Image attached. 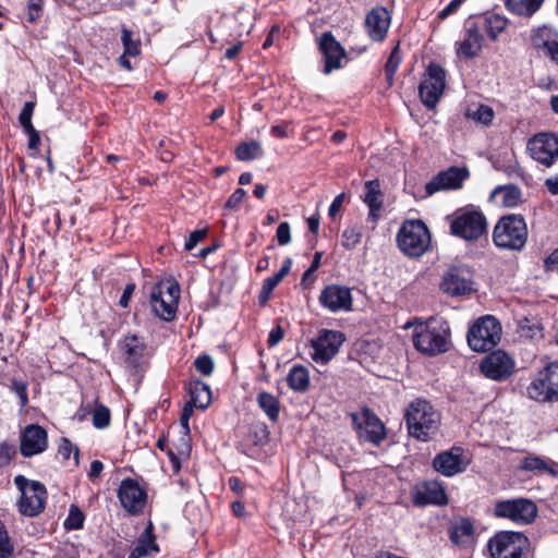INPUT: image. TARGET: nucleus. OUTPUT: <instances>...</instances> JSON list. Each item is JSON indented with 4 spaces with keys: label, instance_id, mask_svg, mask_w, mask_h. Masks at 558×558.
Wrapping results in <instances>:
<instances>
[{
    "label": "nucleus",
    "instance_id": "obj_1",
    "mask_svg": "<svg viewBox=\"0 0 558 558\" xmlns=\"http://www.w3.org/2000/svg\"><path fill=\"white\" fill-rule=\"evenodd\" d=\"M413 327L412 341L417 351L425 355H437L450 348V329L446 322H408L404 328Z\"/></svg>",
    "mask_w": 558,
    "mask_h": 558
},
{
    "label": "nucleus",
    "instance_id": "obj_2",
    "mask_svg": "<svg viewBox=\"0 0 558 558\" xmlns=\"http://www.w3.org/2000/svg\"><path fill=\"white\" fill-rule=\"evenodd\" d=\"M404 417L409 435L418 440H429L439 429L440 414L425 399L413 400L405 409Z\"/></svg>",
    "mask_w": 558,
    "mask_h": 558
},
{
    "label": "nucleus",
    "instance_id": "obj_3",
    "mask_svg": "<svg viewBox=\"0 0 558 558\" xmlns=\"http://www.w3.org/2000/svg\"><path fill=\"white\" fill-rule=\"evenodd\" d=\"M527 240V227L520 215L501 217L493 231V241L500 248L520 251Z\"/></svg>",
    "mask_w": 558,
    "mask_h": 558
},
{
    "label": "nucleus",
    "instance_id": "obj_4",
    "mask_svg": "<svg viewBox=\"0 0 558 558\" xmlns=\"http://www.w3.org/2000/svg\"><path fill=\"white\" fill-rule=\"evenodd\" d=\"M180 299L179 284L173 280L157 282L150 291V307L156 316L170 322L174 318Z\"/></svg>",
    "mask_w": 558,
    "mask_h": 558
},
{
    "label": "nucleus",
    "instance_id": "obj_5",
    "mask_svg": "<svg viewBox=\"0 0 558 558\" xmlns=\"http://www.w3.org/2000/svg\"><path fill=\"white\" fill-rule=\"evenodd\" d=\"M397 240L400 250L412 257L423 255L430 245L429 231L421 220L404 222L399 230Z\"/></svg>",
    "mask_w": 558,
    "mask_h": 558
},
{
    "label": "nucleus",
    "instance_id": "obj_6",
    "mask_svg": "<svg viewBox=\"0 0 558 558\" xmlns=\"http://www.w3.org/2000/svg\"><path fill=\"white\" fill-rule=\"evenodd\" d=\"M501 336V326L493 316L480 318L469 330L468 343L473 351L482 352L493 349Z\"/></svg>",
    "mask_w": 558,
    "mask_h": 558
},
{
    "label": "nucleus",
    "instance_id": "obj_7",
    "mask_svg": "<svg viewBox=\"0 0 558 558\" xmlns=\"http://www.w3.org/2000/svg\"><path fill=\"white\" fill-rule=\"evenodd\" d=\"M14 483L21 492L20 511L29 517L39 514L44 510L47 499L45 486L39 482L28 481L23 475L15 476Z\"/></svg>",
    "mask_w": 558,
    "mask_h": 558
},
{
    "label": "nucleus",
    "instance_id": "obj_8",
    "mask_svg": "<svg viewBox=\"0 0 558 558\" xmlns=\"http://www.w3.org/2000/svg\"><path fill=\"white\" fill-rule=\"evenodd\" d=\"M450 230L465 241H475L486 234L487 221L481 211L458 210L450 222Z\"/></svg>",
    "mask_w": 558,
    "mask_h": 558
},
{
    "label": "nucleus",
    "instance_id": "obj_9",
    "mask_svg": "<svg viewBox=\"0 0 558 558\" xmlns=\"http://www.w3.org/2000/svg\"><path fill=\"white\" fill-rule=\"evenodd\" d=\"M527 396L536 401L558 400V361L549 363L529 385Z\"/></svg>",
    "mask_w": 558,
    "mask_h": 558
},
{
    "label": "nucleus",
    "instance_id": "obj_10",
    "mask_svg": "<svg viewBox=\"0 0 558 558\" xmlns=\"http://www.w3.org/2000/svg\"><path fill=\"white\" fill-rule=\"evenodd\" d=\"M527 538L520 532L501 531L488 542L492 558H522Z\"/></svg>",
    "mask_w": 558,
    "mask_h": 558
},
{
    "label": "nucleus",
    "instance_id": "obj_11",
    "mask_svg": "<svg viewBox=\"0 0 558 558\" xmlns=\"http://www.w3.org/2000/svg\"><path fill=\"white\" fill-rule=\"evenodd\" d=\"M495 514L518 524H527L536 517L537 507L532 500L524 498L504 500L496 504Z\"/></svg>",
    "mask_w": 558,
    "mask_h": 558
},
{
    "label": "nucleus",
    "instance_id": "obj_12",
    "mask_svg": "<svg viewBox=\"0 0 558 558\" xmlns=\"http://www.w3.org/2000/svg\"><path fill=\"white\" fill-rule=\"evenodd\" d=\"M343 341L344 336L340 331L320 330L317 338L311 340L312 360L322 365L327 364L338 353Z\"/></svg>",
    "mask_w": 558,
    "mask_h": 558
},
{
    "label": "nucleus",
    "instance_id": "obj_13",
    "mask_svg": "<svg viewBox=\"0 0 558 558\" xmlns=\"http://www.w3.org/2000/svg\"><path fill=\"white\" fill-rule=\"evenodd\" d=\"M354 428L361 438L372 444L378 445L386 436L383 422L368 409H362L351 414Z\"/></svg>",
    "mask_w": 558,
    "mask_h": 558
},
{
    "label": "nucleus",
    "instance_id": "obj_14",
    "mask_svg": "<svg viewBox=\"0 0 558 558\" xmlns=\"http://www.w3.org/2000/svg\"><path fill=\"white\" fill-rule=\"evenodd\" d=\"M531 157L537 162L550 167L558 159V136L553 133H541L527 143Z\"/></svg>",
    "mask_w": 558,
    "mask_h": 558
},
{
    "label": "nucleus",
    "instance_id": "obj_15",
    "mask_svg": "<svg viewBox=\"0 0 558 558\" xmlns=\"http://www.w3.org/2000/svg\"><path fill=\"white\" fill-rule=\"evenodd\" d=\"M319 46L325 58V70H337L342 66V60L349 61L353 58L352 54L357 56L365 51V48L345 51L330 32L322 35Z\"/></svg>",
    "mask_w": 558,
    "mask_h": 558
},
{
    "label": "nucleus",
    "instance_id": "obj_16",
    "mask_svg": "<svg viewBox=\"0 0 558 558\" xmlns=\"http://www.w3.org/2000/svg\"><path fill=\"white\" fill-rule=\"evenodd\" d=\"M482 373L489 379L504 380L512 375L514 371V361L506 352L494 351L481 362Z\"/></svg>",
    "mask_w": 558,
    "mask_h": 558
},
{
    "label": "nucleus",
    "instance_id": "obj_17",
    "mask_svg": "<svg viewBox=\"0 0 558 558\" xmlns=\"http://www.w3.org/2000/svg\"><path fill=\"white\" fill-rule=\"evenodd\" d=\"M118 497L129 513L138 514L145 507L147 495L136 481L126 478L120 484Z\"/></svg>",
    "mask_w": 558,
    "mask_h": 558
},
{
    "label": "nucleus",
    "instance_id": "obj_18",
    "mask_svg": "<svg viewBox=\"0 0 558 558\" xmlns=\"http://www.w3.org/2000/svg\"><path fill=\"white\" fill-rule=\"evenodd\" d=\"M469 464L461 447H452L447 451L438 453L433 461L437 472L445 476H453L463 472Z\"/></svg>",
    "mask_w": 558,
    "mask_h": 558
},
{
    "label": "nucleus",
    "instance_id": "obj_19",
    "mask_svg": "<svg viewBox=\"0 0 558 558\" xmlns=\"http://www.w3.org/2000/svg\"><path fill=\"white\" fill-rule=\"evenodd\" d=\"M391 16L389 11L381 5L375 7L366 13L364 27L368 37L376 43L386 39L390 27Z\"/></svg>",
    "mask_w": 558,
    "mask_h": 558
},
{
    "label": "nucleus",
    "instance_id": "obj_20",
    "mask_svg": "<svg viewBox=\"0 0 558 558\" xmlns=\"http://www.w3.org/2000/svg\"><path fill=\"white\" fill-rule=\"evenodd\" d=\"M446 72H427L418 86V94L422 102L434 109L442 96L446 87Z\"/></svg>",
    "mask_w": 558,
    "mask_h": 558
},
{
    "label": "nucleus",
    "instance_id": "obj_21",
    "mask_svg": "<svg viewBox=\"0 0 558 558\" xmlns=\"http://www.w3.org/2000/svg\"><path fill=\"white\" fill-rule=\"evenodd\" d=\"M319 302L333 313L350 311L352 307L351 290L344 286L329 284L320 292Z\"/></svg>",
    "mask_w": 558,
    "mask_h": 558
},
{
    "label": "nucleus",
    "instance_id": "obj_22",
    "mask_svg": "<svg viewBox=\"0 0 558 558\" xmlns=\"http://www.w3.org/2000/svg\"><path fill=\"white\" fill-rule=\"evenodd\" d=\"M469 177L465 168L450 167L439 172L425 185L426 193L432 195L442 190H457L462 186L463 181Z\"/></svg>",
    "mask_w": 558,
    "mask_h": 558
},
{
    "label": "nucleus",
    "instance_id": "obj_23",
    "mask_svg": "<svg viewBox=\"0 0 558 558\" xmlns=\"http://www.w3.org/2000/svg\"><path fill=\"white\" fill-rule=\"evenodd\" d=\"M441 289L452 296L471 293L474 290L471 271L464 268L449 269L442 278Z\"/></svg>",
    "mask_w": 558,
    "mask_h": 558
},
{
    "label": "nucleus",
    "instance_id": "obj_24",
    "mask_svg": "<svg viewBox=\"0 0 558 558\" xmlns=\"http://www.w3.org/2000/svg\"><path fill=\"white\" fill-rule=\"evenodd\" d=\"M47 444V432L41 426L32 424L22 432L20 451L24 457H32L45 451Z\"/></svg>",
    "mask_w": 558,
    "mask_h": 558
},
{
    "label": "nucleus",
    "instance_id": "obj_25",
    "mask_svg": "<svg viewBox=\"0 0 558 558\" xmlns=\"http://www.w3.org/2000/svg\"><path fill=\"white\" fill-rule=\"evenodd\" d=\"M484 36L478 32V27L468 20L463 39L457 44V54L459 58L471 59L476 57L483 46Z\"/></svg>",
    "mask_w": 558,
    "mask_h": 558
},
{
    "label": "nucleus",
    "instance_id": "obj_26",
    "mask_svg": "<svg viewBox=\"0 0 558 558\" xmlns=\"http://www.w3.org/2000/svg\"><path fill=\"white\" fill-rule=\"evenodd\" d=\"M470 21L474 26L478 27L481 34L485 32L490 40H496L506 29L509 22L506 16L492 12H486L476 19H470Z\"/></svg>",
    "mask_w": 558,
    "mask_h": 558
},
{
    "label": "nucleus",
    "instance_id": "obj_27",
    "mask_svg": "<svg viewBox=\"0 0 558 558\" xmlns=\"http://www.w3.org/2000/svg\"><path fill=\"white\" fill-rule=\"evenodd\" d=\"M532 46L544 53L558 43V31L549 25H543L531 34Z\"/></svg>",
    "mask_w": 558,
    "mask_h": 558
},
{
    "label": "nucleus",
    "instance_id": "obj_28",
    "mask_svg": "<svg viewBox=\"0 0 558 558\" xmlns=\"http://www.w3.org/2000/svg\"><path fill=\"white\" fill-rule=\"evenodd\" d=\"M448 533L453 544L462 546L471 541L474 534V526L470 520L461 518L450 524Z\"/></svg>",
    "mask_w": 558,
    "mask_h": 558
},
{
    "label": "nucleus",
    "instance_id": "obj_29",
    "mask_svg": "<svg viewBox=\"0 0 558 558\" xmlns=\"http://www.w3.org/2000/svg\"><path fill=\"white\" fill-rule=\"evenodd\" d=\"M416 504H447V495L445 489L437 483H427L422 486L415 497Z\"/></svg>",
    "mask_w": 558,
    "mask_h": 558
},
{
    "label": "nucleus",
    "instance_id": "obj_30",
    "mask_svg": "<svg viewBox=\"0 0 558 558\" xmlns=\"http://www.w3.org/2000/svg\"><path fill=\"white\" fill-rule=\"evenodd\" d=\"M504 3L510 13L531 17L541 9L544 0H504Z\"/></svg>",
    "mask_w": 558,
    "mask_h": 558
},
{
    "label": "nucleus",
    "instance_id": "obj_31",
    "mask_svg": "<svg viewBox=\"0 0 558 558\" xmlns=\"http://www.w3.org/2000/svg\"><path fill=\"white\" fill-rule=\"evenodd\" d=\"M492 197L495 199L496 203L505 207H514L521 201V191L518 186L512 184L497 186L493 191Z\"/></svg>",
    "mask_w": 558,
    "mask_h": 558
},
{
    "label": "nucleus",
    "instance_id": "obj_32",
    "mask_svg": "<svg viewBox=\"0 0 558 558\" xmlns=\"http://www.w3.org/2000/svg\"><path fill=\"white\" fill-rule=\"evenodd\" d=\"M150 551L158 553L159 547L156 544L153 533V525L149 523L144 532L140 535L136 547L131 551L138 558L147 556Z\"/></svg>",
    "mask_w": 558,
    "mask_h": 558
},
{
    "label": "nucleus",
    "instance_id": "obj_33",
    "mask_svg": "<svg viewBox=\"0 0 558 558\" xmlns=\"http://www.w3.org/2000/svg\"><path fill=\"white\" fill-rule=\"evenodd\" d=\"M190 396L191 400L194 404H196V408L199 409H206L211 400V392L208 385L201 380H195L190 384Z\"/></svg>",
    "mask_w": 558,
    "mask_h": 558
},
{
    "label": "nucleus",
    "instance_id": "obj_34",
    "mask_svg": "<svg viewBox=\"0 0 558 558\" xmlns=\"http://www.w3.org/2000/svg\"><path fill=\"white\" fill-rule=\"evenodd\" d=\"M365 196L364 202L369 207V216L375 218L376 211L381 208L383 201H381V192L379 190V181L378 180H372L367 181L365 183Z\"/></svg>",
    "mask_w": 558,
    "mask_h": 558
},
{
    "label": "nucleus",
    "instance_id": "obj_35",
    "mask_svg": "<svg viewBox=\"0 0 558 558\" xmlns=\"http://www.w3.org/2000/svg\"><path fill=\"white\" fill-rule=\"evenodd\" d=\"M287 381L292 390L299 392L305 391L310 385L307 368L302 365H294L287 376Z\"/></svg>",
    "mask_w": 558,
    "mask_h": 558
},
{
    "label": "nucleus",
    "instance_id": "obj_36",
    "mask_svg": "<svg viewBox=\"0 0 558 558\" xmlns=\"http://www.w3.org/2000/svg\"><path fill=\"white\" fill-rule=\"evenodd\" d=\"M123 350L126 360L132 364H137L144 353L145 347L136 336H128L123 340Z\"/></svg>",
    "mask_w": 558,
    "mask_h": 558
},
{
    "label": "nucleus",
    "instance_id": "obj_37",
    "mask_svg": "<svg viewBox=\"0 0 558 558\" xmlns=\"http://www.w3.org/2000/svg\"><path fill=\"white\" fill-rule=\"evenodd\" d=\"M257 402L260 409L272 422H276L279 417L280 404L278 399L269 392H260L257 397Z\"/></svg>",
    "mask_w": 558,
    "mask_h": 558
},
{
    "label": "nucleus",
    "instance_id": "obj_38",
    "mask_svg": "<svg viewBox=\"0 0 558 558\" xmlns=\"http://www.w3.org/2000/svg\"><path fill=\"white\" fill-rule=\"evenodd\" d=\"M521 469L531 472L549 473L554 476L557 475L554 468L546 460L537 456L525 457L522 461Z\"/></svg>",
    "mask_w": 558,
    "mask_h": 558
},
{
    "label": "nucleus",
    "instance_id": "obj_39",
    "mask_svg": "<svg viewBox=\"0 0 558 558\" xmlns=\"http://www.w3.org/2000/svg\"><path fill=\"white\" fill-rule=\"evenodd\" d=\"M465 117L480 124L489 125L493 122L495 113L489 106L478 105L476 108L469 107Z\"/></svg>",
    "mask_w": 558,
    "mask_h": 558
},
{
    "label": "nucleus",
    "instance_id": "obj_40",
    "mask_svg": "<svg viewBox=\"0 0 558 558\" xmlns=\"http://www.w3.org/2000/svg\"><path fill=\"white\" fill-rule=\"evenodd\" d=\"M235 155L239 160L248 161L260 157L263 155V149L258 142L252 141L248 143H241L235 149Z\"/></svg>",
    "mask_w": 558,
    "mask_h": 558
},
{
    "label": "nucleus",
    "instance_id": "obj_41",
    "mask_svg": "<svg viewBox=\"0 0 558 558\" xmlns=\"http://www.w3.org/2000/svg\"><path fill=\"white\" fill-rule=\"evenodd\" d=\"M292 266V259L288 257L280 270L275 274L274 276L267 277L263 286L268 288L269 290L274 291V289L282 281V279L290 272Z\"/></svg>",
    "mask_w": 558,
    "mask_h": 558
},
{
    "label": "nucleus",
    "instance_id": "obj_42",
    "mask_svg": "<svg viewBox=\"0 0 558 558\" xmlns=\"http://www.w3.org/2000/svg\"><path fill=\"white\" fill-rule=\"evenodd\" d=\"M132 31L123 27L121 31V40L124 47V53L131 57H135L140 53V40L132 39Z\"/></svg>",
    "mask_w": 558,
    "mask_h": 558
},
{
    "label": "nucleus",
    "instance_id": "obj_43",
    "mask_svg": "<svg viewBox=\"0 0 558 558\" xmlns=\"http://www.w3.org/2000/svg\"><path fill=\"white\" fill-rule=\"evenodd\" d=\"M362 239L361 229L357 227L347 228L342 233V245L348 248H354Z\"/></svg>",
    "mask_w": 558,
    "mask_h": 558
},
{
    "label": "nucleus",
    "instance_id": "obj_44",
    "mask_svg": "<svg viewBox=\"0 0 558 558\" xmlns=\"http://www.w3.org/2000/svg\"><path fill=\"white\" fill-rule=\"evenodd\" d=\"M110 423V411L105 405H97L93 411V424L96 428L107 427Z\"/></svg>",
    "mask_w": 558,
    "mask_h": 558
},
{
    "label": "nucleus",
    "instance_id": "obj_45",
    "mask_svg": "<svg viewBox=\"0 0 558 558\" xmlns=\"http://www.w3.org/2000/svg\"><path fill=\"white\" fill-rule=\"evenodd\" d=\"M84 522V514L76 506H71L69 517L64 522V526L69 530H78Z\"/></svg>",
    "mask_w": 558,
    "mask_h": 558
},
{
    "label": "nucleus",
    "instance_id": "obj_46",
    "mask_svg": "<svg viewBox=\"0 0 558 558\" xmlns=\"http://www.w3.org/2000/svg\"><path fill=\"white\" fill-rule=\"evenodd\" d=\"M34 108H35V102L33 101H27L25 102L22 111L20 112V116H19V122L21 124V126L24 129V131H33V124H32V116H33V112H34Z\"/></svg>",
    "mask_w": 558,
    "mask_h": 558
},
{
    "label": "nucleus",
    "instance_id": "obj_47",
    "mask_svg": "<svg viewBox=\"0 0 558 558\" xmlns=\"http://www.w3.org/2000/svg\"><path fill=\"white\" fill-rule=\"evenodd\" d=\"M13 554V545L10 542L4 525L0 522V558H10Z\"/></svg>",
    "mask_w": 558,
    "mask_h": 558
},
{
    "label": "nucleus",
    "instance_id": "obj_48",
    "mask_svg": "<svg viewBox=\"0 0 558 558\" xmlns=\"http://www.w3.org/2000/svg\"><path fill=\"white\" fill-rule=\"evenodd\" d=\"M44 0H29L26 5L27 21L37 22L43 15Z\"/></svg>",
    "mask_w": 558,
    "mask_h": 558
},
{
    "label": "nucleus",
    "instance_id": "obj_49",
    "mask_svg": "<svg viewBox=\"0 0 558 558\" xmlns=\"http://www.w3.org/2000/svg\"><path fill=\"white\" fill-rule=\"evenodd\" d=\"M72 452H74L75 464H78V448L74 447L69 439L63 438L59 446V453L64 460H69Z\"/></svg>",
    "mask_w": 558,
    "mask_h": 558
},
{
    "label": "nucleus",
    "instance_id": "obj_50",
    "mask_svg": "<svg viewBox=\"0 0 558 558\" xmlns=\"http://www.w3.org/2000/svg\"><path fill=\"white\" fill-rule=\"evenodd\" d=\"M194 365L197 372L206 376L210 375L214 369V362L208 355L198 356Z\"/></svg>",
    "mask_w": 558,
    "mask_h": 558
},
{
    "label": "nucleus",
    "instance_id": "obj_51",
    "mask_svg": "<svg viewBox=\"0 0 558 558\" xmlns=\"http://www.w3.org/2000/svg\"><path fill=\"white\" fill-rule=\"evenodd\" d=\"M401 60L402 56L400 51V43H397L388 57L384 70H397L401 63Z\"/></svg>",
    "mask_w": 558,
    "mask_h": 558
},
{
    "label": "nucleus",
    "instance_id": "obj_52",
    "mask_svg": "<svg viewBox=\"0 0 558 558\" xmlns=\"http://www.w3.org/2000/svg\"><path fill=\"white\" fill-rule=\"evenodd\" d=\"M276 238L279 245H287L291 241L290 225L288 222H281L276 232Z\"/></svg>",
    "mask_w": 558,
    "mask_h": 558
},
{
    "label": "nucleus",
    "instance_id": "obj_53",
    "mask_svg": "<svg viewBox=\"0 0 558 558\" xmlns=\"http://www.w3.org/2000/svg\"><path fill=\"white\" fill-rule=\"evenodd\" d=\"M11 388L19 397L21 401V407H25L28 402L26 384L20 380H13Z\"/></svg>",
    "mask_w": 558,
    "mask_h": 558
},
{
    "label": "nucleus",
    "instance_id": "obj_54",
    "mask_svg": "<svg viewBox=\"0 0 558 558\" xmlns=\"http://www.w3.org/2000/svg\"><path fill=\"white\" fill-rule=\"evenodd\" d=\"M246 192L243 189H236L226 203V207L236 209L245 197Z\"/></svg>",
    "mask_w": 558,
    "mask_h": 558
},
{
    "label": "nucleus",
    "instance_id": "obj_55",
    "mask_svg": "<svg viewBox=\"0 0 558 558\" xmlns=\"http://www.w3.org/2000/svg\"><path fill=\"white\" fill-rule=\"evenodd\" d=\"M322 255H323L322 252L315 253L310 268L303 274L302 281H301L302 284H305V282L307 280H310L313 277L314 272L319 268Z\"/></svg>",
    "mask_w": 558,
    "mask_h": 558
},
{
    "label": "nucleus",
    "instance_id": "obj_56",
    "mask_svg": "<svg viewBox=\"0 0 558 558\" xmlns=\"http://www.w3.org/2000/svg\"><path fill=\"white\" fill-rule=\"evenodd\" d=\"M207 234V231L204 230H195L190 234L189 240L185 242V250L192 251L197 243H199Z\"/></svg>",
    "mask_w": 558,
    "mask_h": 558
},
{
    "label": "nucleus",
    "instance_id": "obj_57",
    "mask_svg": "<svg viewBox=\"0 0 558 558\" xmlns=\"http://www.w3.org/2000/svg\"><path fill=\"white\" fill-rule=\"evenodd\" d=\"M463 0H451L439 13L438 17L440 20L447 19L449 15L454 13L459 7L462 4Z\"/></svg>",
    "mask_w": 558,
    "mask_h": 558
},
{
    "label": "nucleus",
    "instance_id": "obj_58",
    "mask_svg": "<svg viewBox=\"0 0 558 558\" xmlns=\"http://www.w3.org/2000/svg\"><path fill=\"white\" fill-rule=\"evenodd\" d=\"M14 453V448L5 442H0V465L9 463Z\"/></svg>",
    "mask_w": 558,
    "mask_h": 558
},
{
    "label": "nucleus",
    "instance_id": "obj_59",
    "mask_svg": "<svg viewBox=\"0 0 558 558\" xmlns=\"http://www.w3.org/2000/svg\"><path fill=\"white\" fill-rule=\"evenodd\" d=\"M283 335V329L280 326L272 328L268 337V345L275 347L282 340Z\"/></svg>",
    "mask_w": 558,
    "mask_h": 558
},
{
    "label": "nucleus",
    "instance_id": "obj_60",
    "mask_svg": "<svg viewBox=\"0 0 558 558\" xmlns=\"http://www.w3.org/2000/svg\"><path fill=\"white\" fill-rule=\"evenodd\" d=\"M343 199H344V194H339L338 196L335 197V199L332 201V203L330 204L329 209H328L329 217H331V218L336 217V215L339 213V210L342 207Z\"/></svg>",
    "mask_w": 558,
    "mask_h": 558
},
{
    "label": "nucleus",
    "instance_id": "obj_61",
    "mask_svg": "<svg viewBox=\"0 0 558 558\" xmlns=\"http://www.w3.org/2000/svg\"><path fill=\"white\" fill-rule=\"evenodd\" d=\"M134 290H135V284H133V283L126 284V287L123 291V294L119 300V304L121 307H128L129 301H130Z\"/></svg>",
    "mask_w": 558,
    "mask_h": 558
},
{
    "label": "nucleus",
    "instance_id": "obj_62",
    "mask_svg": "<svg viewBox=\"0 0 558 558\" xmlns=\"http://www.w3.org/2000/svg\"><path fill=\"white\" fill-rule=\"evenodd\" d=\"M104 470V464L99 460H94L90 464V470L88 472L89 478L94 480L98 477Z\"/></svg>",
    "mask_w": 558,
    "mask_h": 558
},
{
    "label": "nucleus",
    "instance_id": "obj_63",
    "mask_svg": "<svg viewBox=\"0 0 558 558\" xmlns=\"http://www.w3.org/2000/svg\"><path fill=\"white\" fill-rule=\"evenodd\" d=\"M545 186L553 195H558V174L546 179Z\"/></svg>",
    "mask_w": 558,
    "mask_h": 558
},
{
    "label": "nucleus",
    "instance_id": "obj_64",
    "mask_svg": "<svg viewBox=\"0 0 558 558\" xmlns=\"http://www.w3.org/2000/svg\"><path fill=\"white\" fill-rule=\"evenodd\" d=\"M549 270L558 269V248L555 250L545 260Z\"/></svg>",
    "mask_w": 558,
    "mask_h": 558
}]
</instances>
